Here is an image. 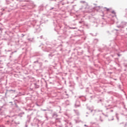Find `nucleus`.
<instances>
[{
	"mask_svg": "<svg viewBox=\"0 0 127 127\" xmlns=\"http://www.w3.org/2000/svg\"><path fill=\"white\" fill-rule=\"evenodd\" d=\"M84 127H87V126L86 125H84Z\"/></svg>",
	"mask_w": 127,
	"mask_h": 127,
	"instance_id": "obj_1",
	"label": "nucleus"
},
{
	"mask_svg": "<svg viewBox=\"0 0 127 127\" xmlns=\"http://www.w3.org/2000/svg\"><path fill=\"white\" fill-rule=\"evenodd\" d=\"M107 10H110V9H107Z\"/></svg>",
	"mask_w": 127,
	"mask_h": 127,
	"instance_id": "obj_2",
	"label": "nucleus"
}]
</instances>
